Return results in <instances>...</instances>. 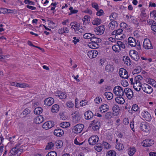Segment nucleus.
Here are the masks:
<instances>
[{"instance_id":"7ed1b4c3","label":"nucleus","mask_w":156,"mask_h":156,"mask_svg":"<svg viewBox=\"0 0 156 156\" xmlns=\"http://www.w3.org/2000/svg\"><path fill=\"white\" fill-rule=\"evenodd\" d=\"M129 55L131 58L136 61H138L140 59L138 52L134 50H131L129 52Z\"/></svg>"},{"instance_id":"13d9d810","label":"nucleus","mask_w":156,"mask_h":156,"mask_svg":"<svg viewBox=\"0 0 156 156\" xmlns=\"http://www.w3.org/2000/svg\"><path fill=\"white\" fill-rule=\"evenodd\" d=\"M105 116L106 119H110L112 117L111 112H107L106 113Z\"/></svg>"},{"instance_id":"052dcab7","label":"nucleus","mask_w":156,"mask_h":156,"mask_svg":"<svg viewBox=\"0 0 156 156\" xmlns=\"http://www.w3.org/2000/svg\"><path fill=\"white\" fill-rule=\"evenodd\" d=\"M141 67H139L137 68V69H134L133 73L134 74L138 73L141 71Z\"/></svg>"},{"instance_id":"9d476101","label":"nucleus","mask_w":156,"mask_h":156,"mask_svg":"<svg viewBox=\"0 0 156 156\" xmlns=\"http://www.w3.org/2000/svg\"><path fill=\"white\" fill-rule=\"evenodd\" d=\"M143 91L145 93L150 94L152 92L153 89L152 87L147 84H144L142 87Z\"/></svg>"},{"instance_id":"f704fd0d","label":"nucleus","mask_w":156,"mask_h":156,"mask_svg":"<svg viewBox=\"0 0 156 156\" xmlns=\"http://www.w3.org/2000/svg\"><path fill=\"white\" fill-rule=\"evenodd\" d=\"M43 111V109L41 108L37 107L34 110V113L35 114L39 115Z\"/></svg>"},{"instance_id":"412c9836","label":"nucleus","mask_w":156,"mask_h":156,"mask_svg":"<svg viewBox=\"0 0 156 156\" xmlns=\"http://www.w3.org/2000/svg\"><path fill=\"white\" fill-rule=\"evenodd\" d=\"M140 128L144 132H148L149 129L147 128L146 123L143 122L140 123Z\"/></svg>"},{"instance_id":"f3484780","label":"nucleus","mask_w":156,"mask_h":156,"mask_svg":"<svg viewBox=\"0 0 156 156\" xmlns=\"http://www.w3.org/2000/svg\"><path fill=\"white\" fill-rule=\"evenodd\" d=\"M70 25L71 27V29H74L75 32H76L77 30H79L80 25L77 22H72L70 23Z\"/></svg>"},{"instance_id":"774afa93","label":"nucleus","mask_w":156,"mask_h":156,"mask_svg":"<svg viewBox=\"0 0 156 156\" xmlns=\"http://www.w3.org/2000/svg\"><path fill=\"white\" fill-rule=\"evenodd\" d=\"M102 100L101 99V98L99 97H97L94 99V101H95V103L97 104L99 103Z\"/></svg>"},{"instance_id":"72a5a7b5","label":"nucleus","mask_w":156,"mask_h":156,"mask_svg":"<svg viewBox=\"0 0 156 156\" xmlns=\"http://www.w3.org/2000/svg\"><path fill=\"white\" fill-rule=\"evenodd\" d=\"M31 111L28 108L25 109L21 113V115H23V117H25L27 115L30 113Z\"/></svg>"},{"instance_id":"0eeeda50","label":"nucleus","mask_w":156,"mask_h":156,"mask_svg":"<svg viewBox=\"0 0 156 156\" xmlns=\"http://www.w3.org/2000/svg\"><path fill=\"white\" fill-rule=\"evenodd\" d=\"M99 138L97 135L92 136L88 139L89 144L92 145L95 144L98 141Z\"/></svg>"},{"instance_id":"338daca9","label":"nucleus","mask_w":156,"mask_h":156,"mask_svg":"<svg viewBox=\"0 0 156 156\" xmlns=\"http://www.w3.org/2000/svg\"><path fill=\"white\" fill-rule=\"evenodd\" d=\"M92 6L97 11H98L99 10L98 5L96 3H93L92 4Z\"/></svg>"},{"instance_id":"864d4df0","label":"nucleus","mask_w":156,"mask_h":156,"mask_svg":"<svg viewBox=\"0 0 156 156\" xmlns=\"http://www.w3.org/2000/svg\"><path fill=\"white\" fill-rule=\"evenodd\" d=\"M150 16L156 20V10H154L150 13Z\"/></svg>"},{"instance_id":"a18cd8bd","label":"nucleus","mask_w":156,"mask_h":156,"mask_svg":"<svg viewBox=\"0 0 156 156\" xmlns=\"http://www.w3.org/2000/svg\"><path fill=\"white\" fill-rule=\"evenodd\" d=\"M148 83L154 87H156V82L153 79H148Z\"/></svg>"},{"instance_id":"aec40b11","label":"nucleus","mask_w":156,"mask_h":156,"mask_svg":"<svg viewBox=\"0 0 156 156\" xmlns=\"http://www.w3.org/2000/svg\"><path fill=\"white\" fill-rule=\"evenodd\" d=\"M123 96L118 95V97L115 98L116 102L120 104H123L125 102V100L122 97Z\"/></svg>"},{"instance_id":"603ef678","label":"nucleus","mask_w":156,"mask_h":156,"mask_svg":"<svg viewBox=\"0 0 156 156\" xmlns=\"http://www.w3.org/2000/svg\"><path fill=\"white\" fill-rule=\"evenodd\" d=\"M112 48L113 50L115 52L119 51V50H120V47H119L118 44L113 46Z\"/></svg>"},{"instance_id":"c756f323","label":"nucleus","mask_w":156,"mask_h":156,"mask_svg":"<svg viewBox=\"0 0 156 156\" xmlns=\"http://www.w3.org/2000/svg\"><path fill=\"white\" fill-rule=\"evenodd\" d=\"M98 44V43L91 42L89 43L88 45L89 47L91 48L95 49L98 48L99 46Z\"/></svg>"},{"instance_id":"c85d7f7f","label":"nucleus","mask_w":156,"mask_h":156,"mask_svg":"<svg viewBox=\"0 0 156 156\" xmlns=\"http://www.w3.org/2000/svg\"><path fill=\"white\" fill-rule=\"evenodd\" d=\"M69 31L67 27H63L59 29L58 30V33L59 34H62L64 33H68Z\"/></svg>"},{"instance_id":"de8ad7c7","label":"nucleus","mask_w":156,"mask_h":156,"mask_svg":"<svg viewBox=\"0 0 156 156\" xmlns=\"http://www.w3.org/2000/svg\"><path fill=\"white\" fill-rule=\"evenodd\" d=\"M100 125L99 124H94L92 125V128L94 131H97L99 129Z\"/></svg>"},{"instance_id":"6e6d98bb","label":"nucleus","mask_w":156,"mask_h":156,"mask_svg":"<svg viewBox=\"0 0 156 156\" xmlns=\"http://www.w3.org/2000/svg\"><path fill=\"white\" fill-rule=\"evenodd\" d=\"M46 156H57V154L55 151H52L48 152Z\"/></svg>"},{"instance_id":"58836bf2","label":"nucleus","mask_w":156,"mask_h":156,"mask_svg":"<svg viewBox=\"0 0 156 156\" xmlns=\"http://www.w3.org/2000/svg\"><path fill=\"white\" fill-rule=\"evenodd\" d=\"M136 149L133 147H130L129 150L128 151V154L130 156H132L136 152Z\"/></svg>"},{"instance_id":"a19ab883","label":"nucleus","mask_w":156,"mask_h":156,"mask_svg":"<svg viewBox=\"0 0 156 156\" xmlns=\"http://www.w3.org/2000/svg\"><path fill=\"white\" fill-rule=\"evenodd\" d=\"M129 17L133 23L137 25H138L139 24L138 20L135 17L132 15H130Z\"/></svg>"},{"instance_id":"4c0bfd02","label":"nucleus","mask_w":156,"mask_h":156,"mask_svg":"<svg viewBox=\"0 0 156 156\" xmlns=\"http://www.w3.org/2000/svg\"><path fill=\"white\" fill-rule=\"evenodd\" d=\"M55 146H57V148H60L63 145V142L61 140H58L54 144Z\"/></svg>"},{"instance_id":"8fccbe9b","label":"nucleus","mask_w":156,"mask_h":156,"mask_svg":"<svg viewBox=\"0 0 156 156\" xmlns=\"http://www.w3.org/2000/svg\"><path fill=\"white\" fill-rule=\"evenodd\" d=\"M116 152L113 151H108L107 154V156H115Z\"/></svg>"},{"instance_id":"dca6fc26","label":"nucleus","mask_w":156,"mask_h":156,"mask_svg":"<svg viewBox=\"0 0 156 156\" xmlns=\"http://www.w3.org/2000/svg\"><path fill=\"white\" fill-rule=\"evenodd\" d=\"M142 115L144 119L146 121H149L151 120V116L147 112L144 111V112H142Z\"/></svg>"},{"instance_id":"5701e85b","label":"nucleus","mask_w":156,"mask_h":156,"mask_svg":"<svg viewBox=\"0 0 156 156\" xmlns=\"http://www.w3.org/2000/svg\"><path fill=\"white\" fill-rule=\"evenodd\" d=\"M55 135L58 136H61L64 134L63 131L60 129H57L55 130L54 132Z\"/></svg>"},{"instance_id":"69168bd1","label":"nucleus","mask_w":156,"mask_h":156,"mask_svg":"<svg viewBox=\"0 0 156 156\" xmlns=\"http://www.w3.org/2000/svg\"><path fill=\"white\" fill-rule=\"evenodd\" d=\"M97 11L98 12L96 13V15L98 16H101L104 13L103 11L101 9L99 11Z\"/></svg>"},{"instance_id":"7c9ffc66","label":"nucleus","mask_w":156,"mask_h":156,"mask_svg":"<svg viewBox=\"0 0 156 156\" xmlns=\"http://www.w3.org/2000/svg\"><path fill=\"white\" fill-rule=\"evenodd\" d=\"M44 119L41 115L37 116L36 119V122L37 124H39L42 123L44 121Z\"/></svg>"},{"instance_id":"4d7b16f0","label":"nucleus","mask_w":156,"mask_h":156,"mask_svg":"<svg viewBox=\"0 0 156 156\" xmlns=\"http://www.w3.org/2000/svg\"><path fill=\"white\" fill-rule=\"evenodd\" d=\"M117 17V14L115 13H114L112 14L111 16H110V20H114L116 19Z\"/></svg>"},{"instance_id":"0e129e2a","label":"nucleus","mask_w":156,"mask_h":156,"mask_svg":"<svg viewBox=\"0 0 156 156\" xmlns=\"http://www.w3.org/2000/svg\"><path fill=\"white\" fill-rule=\"evenodd\" d=\"M24 2L26 4L31 5H34V2L29 0H25L24 1Z\"/></svg>"},{"instance_id":"6e6552de","label":"nucleus","mask_w":156,"mask_h":156,"mask_svg":"<svg viewBox=\"0 0 156 156\" xmlns=\"http://www.w3.org/2000/svg\"><path fill=\"white\" fill-rule=\"evenodd\" d=\"M125 94L129 99H130L133 96V93L132 90L130 88H125L124 91Z\"/></svg>"},{"instance_id":"f8f14e48","label":"nucleus","mask_w":156,"mask_h":156,"mask_svg":"<svg viewBox=\"0 0 156 156\" xmlns=\"http://www.w3.org/2000/svg\"><path fill=\"white\" fill-rule=\"evenodd\" d=\"M143 146L148 147L154 144V141L151 139H147L143 141Z\"/></svg>"},{"instance_id":"2eb2a0df","label":"nucleus","mask_w":156,"mask_h":156,"mask_svg":"<svg viewBox=\"0 0 156 156\" xmlns=\"http://www.w3.org/2000/svg\"><path fill=\"white\" fill-rule=\"evenodd\" d=\"M54 99L52 98H48L46 99L44 101V104L45 105L49 106L51 105L54 102Z\"/></svg>"},{"instance_id":"ea45409f","label":"nucleus","mask_w":156,"mask_h":156,"mask_svg":"<svg viewBox=\"0 0 156 156\" xmlns=\"http://www.w3.org/2000/svg\"><path fill=\"white\" fill-rule=\"evenodd\" d=\"M101 23V20L99 18H96L92 22V24L94 25H98Z\"/></svg>"},{"instance_id":"09e8293b","label":"nucleus","mask_w":156,"mask_h":156,"mask_svg":"<svg viewBox=\"0 0 156 156\" xmlns=\"http://www.w3.org/2000/svg\"><path fill=\"white\" fill-rule=\"evenodd\" d=\"M16 86L18 87H20L21 88H25L28 87V85L27 84L25 83H16Z\"/></svg>"},{"instance_id":"e2e57ef3","label":"nucleus","mask_w":156,"mask_h":156,"mask_svg":"<svg viewBox=\"0 0 156 156\" xmlns=\"http://www.w3.org/2000/svg\"><path fill=\"white\" fill-rule=\"evenodd\" d=\"M132 109L134 111H137L139 109L138 106L136 104L133 105L132 107Z\"/></svg>"},{"instance_id":"49530a36","label":"nucleus","mask_w":156,"mask_h":156,"mask_svg":"<svg viewBox=\"0 0 156 156\" xmlns=\"http://www.w3.org/2000/svg\"><path fill=\"white\" fill-rule=\"evenodd\" d=\"M95 149L98 152L101 151L102 149V147L101 146V144H98L94 147Z\"/></svg>"},{"instance_id":"4be33fe9","label":"nucleus","mask_w":156,"mask_h":156,"mask_svg":"<svg viewBox=\"0 0 156 156\" xmlns=\"http://www.w3.org/2000/svg\"><path fill=\"white\" fill-rule=\"evenodd\" d=\"M143 79V77L140 75H138L136 76L134 80L136 82V83L137 84V83H139L138 84V86L139 87H141L142 85L141 84V83H140V80H142Z\"/></svg>"},{"instance_id":"e433bc0d","label":"nucleus","mask_w":156,"mask_h":156,"mask_svg":"<svg viewBox=\"0 0 156 156\" xmlns=\"http://www.w3.org/2000/svg\"><path fill=\"white\" fill-rule=\"evenodd\" d=\"M59 98L61 99H65L66 97V93L64 92H62L58 91V95Z\"/></svg>"},{"instance_id":"37998d69","label":"nucleus","mask_w":156,"mask_h":156,"mask_svg":"<svg viewBox=\"0 0 156 156\" xmlns=\"http://www.w3.org/2000/svg\"><path fill=\"white\" fill-rule=\"evenodd\" d=\"M115 147L119 151L122 150L124 148L123 144L120 143L118 144H117L116 145Z\"/></svg>"},{"instance_id":"1a4fd4ad","label":"nucleus","mask_w":156,"mask_h":156,"mask_svg":"<svg viewBox=\"0 0 156 156\" xmlns=\"http://www.w3.org/2000/svg\"><path fill=\"white\" fill-rule=\"evenodd\" d=\"M54 125V122L51 121H48L44 123L43 125V128L45 129H48L51 128Z\"/></svg>"},{"instance_id":"a211bd4d","label":"nucleus","mask_w":156,"mask_h":156,"mask_svg":"<svg viewBox=\"0 0 156 156\" xmlns=\"http://www.w3.org/2000/svg\"><path fill=\"white\" fill-rule=\"evenodd\" d=\"M100 111L102 113L107 111L109 109V106L107 104L102 105L99 107Z\"/></svg>"},{"instance_id":"f257e3e1","label":"nucleus","mask_w":156,"mask_h":156,"mask_svg":"<svg viewBox=\"0 0 156 156\" xmlns=\"http://www.w3.org/2000/svg\"><path fill=\"white\" fill-rule=\"evenodd\" d=\"M128 42L129 45L132 47H136L138 50L140 49V41L138 40H136L133 37H130L128 39Z\"/></svg>"},{"instance_id":"6ab92c4d","label":"nucleus","mask_w":156,"mask_h":156,"mask_svg":"<svg viewBox=\"0 0 156 156\" xmlns=\"http://www.w3.org/2000/svg\"><path fill=\"white\" fill-rule=\"evenodd\" d=\"M112 21L109 23L108 26L109 29L113 30L118 26V24L115 21Z\"/></svg>"},{"instance_id":"39448f33","label":"nucleus","mask_w":156,"mask_h":156,"mask_svg":"<svg viewBox=\"0 0 156 156\" xmlns=\"http://www.w3.org/2000/svg\"><path fill=\"white\" fill-rule=\"evenodd\" d=\"M143 47L145 49H149L153 48L151 42L150 40L148 39H145L144 41L143 44Z\"/></svg>"},{"instance_id":"393cba45","label":"nucleus","mask_w":156,"mask_h":156,"mask_svg":"<svg viewBox=\"0 0 156 156\" xmlns=\"http://www.w3.org/2000/svg\"><path fill=\"white\" fill-rule=\"evenodd\" d=\"M90 41L92 42L99 43L101 42V39L96 37L95 35L93 34Z\"/></svg>"},{"instance_id":"4468645a","label":"nucleus","mask_w":156,"mask_h":156,"mask_svg":"<svg viewBox=\"0 0 156 156\" xmlns=\"http://www.w3.org/2000/svg\"><path fill=\"white\" fill-rule=\"evenodd\" d=\"M98 52L95 50H93L89 51L87 53V55L90 58H94L97 55Z\"/></svg>"},{"instance_id":"cd10ccee","label":"nucleus","mask_w":156,"mask_h":156,"mask_svg":"<svg viewBox=\"0 0 156 156\" xmlns=\"http://www.w3.org/2000/svg\"><path fill=\"white\" fill-rule=\"evenodd\" d=\"M90 17L88 15L85 16L83 19V25H85L86 24H89L90 23Z\"/></svg>"},{"instance_id":"423d86ee","label":"nucleus","mask_w":156,"mask_h":156,"mask_svg":"<svg viewBox=\"0 0 156 156\" xmlns=\"http://www.w3.org/2000/svg\"><path fill=\"white\" fill-rule=\"evenodd\" d=\"M73 120L74 122L76 123L79 121L81 118V116L77 112H75L72 114Z\"/></svg>"},{"instance_id":"5fc2aeb1","label":"nucleus","mask_w":156,"mask_h":156,"mask_svg":"<svg viewBox=\"0 0 156 156\" xmlns=\"http://www.w3.org/2000/svg\"><path fill=\"white\" fill-rule=\"evenodd\" d=\"M117 44L119 47H120V48H121L123 49L125 48V44L122 42L120 41H118L117 42Z\"/></svg>"},{"instance_id":"ddd939ff","label":"nucleus","mask_w":156,"mask_h":156,"mask_svg":"<svg viewBox=\"0 0 156 156\" xmlns=\"http://www.w3.org/2000/svg\"><path fill=\"white\" fill-rule=\"evenodd\" d=\"M105 28L104 26H101L96 27L94 29V31L96 33L97 35H101L104 31Z\"/></svg>"},{"instance_id":"79ce46f5","label":"nucleus","mask_w":156,"mask_h":156,"mask_svg":"<svg viewBox=\"0 0 156 156\" xmlns=\"http://www.w3.org/2000/svg\"><path fill=\"white\" fill-rule=\"evenodd\" d=\"M93 34L90 33H86L83 35V37L85 39H90V40Z\"/></svg>"},{"instance_id":"680f3d73","label":"nucleus","mask_w":156,"mask_h":156,"mask_svg":"<svg viewBox=\"0 0 156 156\" xmlns=\"http://www.w3.org/2000/svg\"><path fill=\"white\" fill-rule=\"evenodd\" d=\"M17 150H18V148L16 147L12 148V149L11 150V152H12L14 154L17 155Z\"/></svg>"},{"instance_id":"20e7f679","label":"nucleus","mask_w":156,"mask_h":156,"mask_svg":"<svg viewBox=\"0 0 156 156\" xmlns=\"http://www.w3.org/2000/svg\"><path fill=\"white\" fill-rule=\"evenodd\" d=\"M84 126L82 124H78L75 126L73 129V133H80L83 129Z\"/></svg>"},{"instance_id":"c9c22d12","label":"nucleus","mask_w":156,"mask_h":156,"mask_svg":"<svg viewBox=\"0 0 156 156\" xmlns=\"http://www.w3.org/2000/svg\"><path fill=\"white\" fill-rule=\"evenodd\" d=\"M123 60L125 62L124 63L127 65L129 66L131 65V61L129 58L128 56H123Z\"/></svg>"},{"instance_id":"473e14b6","label":"nucleus","mask_w":156,"mask_h":156,"mask_svg":"<svg viewBox=\"0 0 156 156\" xmlns=\"http://www.w3.org/2000/svg\"><path fill=\"white\" fill-rule=\"evenodd\" d=\"M104 94L108 100H111L113 98V94L111 92H106Z\"/></svg>"},{"instance_id":"c03bdc74","label":"nucleus","mask_w":156,"mask_h":156,"mask_svg":"<svg viewBox=\"0 0 156 156\" xmlns=\"http://www.w3.org/2000/svg\"><path fill=\"white\" fill-rule=\"evenodd\" d=\"M54 144L52 142H50L48 143L45 147L46 150L51 149L53 147Z\"/></svg>"},{"instance_id":"a878e982","label":"nucleus","mask_w":156,"mask_h":156,"mask_svg":"<svg viewBox=\"0 0 156 156\" xmlns=\"http://www.w3.org/2000/svg\"><path fill=\"white\" fill-rule=\"evenodd\" d=\"M59 106L57 104L53 105L51 108V112L53 113H56L59 111Z\"/></svg>"},{"instance_id":"bb28decb","label":"nucleus","mask_w":156,"mask_h":156,"mask_svg":"<svg viewBox=\"0 0 156 156\" xmlns=\"http://www.w3.org/2000/svg\"><path fill=\"white\" fill-rule=\"evenodd\" d=\"M105 70L108 72L112 73L114 70V68L113 65H107L105 67Z\"/></svg>"},{"instance_id":"3c124183","label":"nucleus","mask_w":156,"mask_h":156,"mask_svg":"<svg viewBox=\"0 0 156 156\" xmlns=\"http://www.w3.org/2000/svg\"><path fill=\"white\" fill-rule=\"evenodd\" d=\"M12 11L10 9H8L5 8H0V13L5 14L8 12V11Z\"/></svg>"},{"instance_id":"f03ea898","label":"nucleus","mask_w":156,"mask_h":156,"mask_svg":"<svg viewBox=\"0 0 156 156\" xmlns=\"http://www.w3.org/2000/svg\"><path fill=\"white\" fill-rule=\"evenodd\" d=\"M113 92L116 95H124V90L122 88L119 86H115L113 89Z\"/></svg>"},{"instance_id":"9b49d317","label":"nucleus","mask_w":156,"mask_h":156,"mask_svg":"<svg viewBox=\"0 0 156 156\" xmlns=\"http://www.w3.org/2000/svg\"><path fill=\"white\" fill-rule=\"evenodd\" d=\"M119 74L120 76L122 78L127 79L128 77L127 72L124 69H120L119 71Z\"/></svg>"},{"instance_id":"2f4dec72","label":"nucleus","mask_w":156,"mask_h":156,"mask_svg":"<svg viewBox=\"0 0 156 156\" xmlns=\"http://www.w3.org/2000/svg\"><path fill=\"white\" fill-rule=\"evenodd\" d=\"M112 110L115 113H116L115 115H117L119 114L120 111V109L119 107L117 105H115L113 107Z\"/></svg>"},{"instance_id":"bf43d9fd","label":"nucleus","mask_w":156,"mask_h":156,"mask_svg":"<svg viewBox=\"0 0 156 156\" xmlns=\"http://www.w3.org/2000/svg\"><path fill=\"white\" fill-rule=\"evenodd\" d=\"M66 124H69V125H70V124L67 122H63L61 123L60 124V126L62 127L63 128H66V126H68V125H66Z\"/></svg>"},{"instance_id":"b1692460","label":"nucleus","mask_w":156,"mask_h":156,"mask_svg":"<svg viewBox=\"0 0 156 156\" xmlns=\"http://www.w3.org/2000/svg\"><path fill=\"white\" fill-rule=\"evenodd\" d=\"M94 116L93 114L91 111H88L85 112L84 114L85 119H90Z\"/></svg>"}]
</instances>
